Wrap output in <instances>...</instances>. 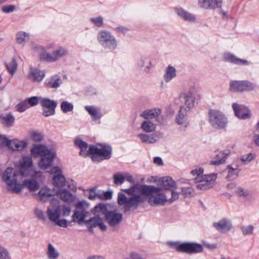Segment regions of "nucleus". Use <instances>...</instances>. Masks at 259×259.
Here are the masks:
<instances>
[{"mask_svg": "<svg viewBox=\"0 0 259 259\" xmlns=\"http://www.w3.org/2000/svg\"><path fill=\"white\" fill-rule=\"evenodd\" d=\"M122 190L132 195L127 198L123 193L118 194V203L120 205H124V212L136 208L140 203L145 201V196H149L148 201L151 205H163L168 201L165 195L159 193L160 188L152 186L136 185L130 189Z\"/></svg>", "mask_w": 259, "mask_h": 259, "instance_id": "nucleus-1", "label": "nucleus"}, {"mask_svg": "<svg viewBox=\"0 0 259 259\" xmlns=\"http://www.w3.org/2000/svg\"><path fill=\"white\" fill-rule=\"evenodd\" d=\"M18 168L19 172H17L13 168L8 167L3 176V180L7 184L8 190L15 193H19L22 189V184L20 183L22 181V178L29 176L40 177L41 175L40 171L35 169L32 159L29 156L23 157L20 161Z\"/></svg>", "mask_w": 259, "mask_h": 259, "instance_id": "nucleus-2", "label": "nucleus"}, {"mask_svg": "<svg viewBox=\"0 0 259 259\" xmlns=\"http://www.w3.org/2000/svg\"><path fill=\"white\" fill-rule=\"evenodd\" d=\"M31 152L35 157L40 156V159L38 164L41 169H46L52 166L55 157V153L49 150L46 146L35 145L31 149Z\"/></svg>", "mask_w": 259, "mask_h": 259, "instance_id": "nucleus-3", "label": "nucleus"}, {"mask_svg": "<svg viewBox=\"0 0 259 259\" xmlns=\"http://www.w3.org/2000/svg\"><path fill=\"white\" fill-rule=\"evenodd\" d=\"M203 172V169L200 167L196 168L191 171V174L196 175L195 178V182L198 183L196 187L200 190H207L211 188L214 183L217 176L214 174H211L208 175H201Z\"/></svg>", "mask_w": 259, "mask_h": 259, "instance_id": "nucleus-4", "label": "nucleus"}, {"mask_svg": "<svg viewBox=\"0 0 259 259\" xmlns=\"http://www.w3.org/2000/svg\"><path fill=\"white\" fill-rule=\"evenodd\" d=\"M170 246L178 252H184L188 254L200 253L203 251V247L200 244L195 242H170Z\"/></svg>", "mask_w": 259, "mask_h": 259, "instance_id": "nucleus-5", "label": "nucleus"}, {"mask_svg": "<svg viewBox=\"0 0 259 259\" xmlns=\"http://www.w3.org/2000/svg\"><path fill=\"white\" fill-rule=\"evenodd\" d=\"M91 158L94 161H100L104 159H109L111 157L112 148L110 146L104 145L99 148L94 145L90 146Z\"/></svg>", "mask_w": 259, "mask_h": 259, "instance_id": "nucleus-6", "label": "nucleus"}, {"mask_svg": "<svg viewBox=\"0 0 259 259\" xmlns=\"http://www.w3.org/2000/svg\"><path fill=\"white\" fill-rule=\"evenodd\" d=\"M209 120L211 125L215 128H223L227 123L225 116L223 113L216 110L209 111Z\"/></svg>", "mask_w": 259, "mask_h": 259, "instance_id": "nucleus-7", "label": "nucleus"}, {"mask_svg": "<svg viewBox=\"0 0 259 259\" xmlns=\"http://www.w3.org/2000/svg\"><path fill=\"white\" fill-rule=\"evenodd\" d=\"M255 85L247 80L232 81L230 83V90L233 92L250 91L254 89Z\"/></svg>", "mask_w": 259, "mask_h": 259, "instance_id": "nucleus-8", "label": "nucleus"}, {"mask_svg": "<svg viewBox=\"0 0 259 259\" xmlns=\"http://www.w3.org/2000/svg\"><path fill=\"white\" fill-rule=\"evenodd\" d=\"M50 206L48 208L47 211L50 220L56 222L60 216V206L58 199L53 198L50 202Z\"/></svg>", "mask_w": 259, "mask_h": 259, "instance_id": "nucleus-9", "label": "nucleus"}, {"mask_svg": "<svg viewBox=\"0 0 259 259\" xmlns=\"http://www.w3.org/2000/svg\"><path fill=\"white\" fill-rule=\"evenodd\" d=\"M97 39L102 45H106L113 48L117 46V41L114 36L106 30L100 31L98 34Z\"/></svg>", "mask_w": 259, "mask_h": 259, "instance_id": "nucleus-10", "label": "nucleus"}, {"mask_svg": "<svg viewBox=\"0 0 259 259\" xmlns=\"http://www.w3.org/2000/svg\"><path fill=\"white\" fill-rule=\"evenodd\" d=\"M0 144L5 145L13 150H21L26 147L27 144L24 141L18 140H9L4 136L0 135Z\"/></svg>", "mask_w": 259, "mask_h": 259, "instance_id": "nucleus-11", "label": "nucleus"}, {"mask_svg": "<svg viewBox=\"0 0 259 259\" xmlns=\"http://www.w3.org/2000/svg\"><path fill=\"white\" fill-rule=\"evenodd\" d=\"M40 99V104L44 108L42 115L47 117L54 114L55 108L57 105V102L48 98L41 97Z\"/></svg>", "mask_w": 259, "mask_h": 259, "instance_id": "nucleus-12", "label": "nucleus"}, {"mask_svg": "<svg viewBox=\"0 0 259 259\" xmlns=\"http://www.w3.org/2000/svg\"><path fill=\"white\" fill-rule=\"evenodd\" d=\"M85 205V203L84 202H79L76 204V209L72 217L73 222L80 224L89 214V212L85 210L84 207Z\"/></svg>", "mask_w": 259, "mask_h": 259, "instance_id": "nucleus-13", "label": "nucleus"}, {"mask_svg": "<svg viewBox=\"0 0 259 259\" xmlns=\"http://www.w3.org/2000/svg\"><path fill=\"white\" fill-rule=\"evenodd\" d=\"M180 98L184 101L186 107L190 109L193 107L195 100L199 99L201 97L199 95L196 96L194 91H190L182 93L180 95Z\"/></svg>", "mask_w": 259, "mask_h": 259, "instance_id": "nucleus-14", "label": "nucleus"}, {"mask_svg": "<svg viewBox=\"0 0 259 259\" xmlns=\"http://www.w3.org/2000/svg\"><path fill=\"white\" fill-rule=\"evenodd\" d=\"M66 54L65 50H56L52 52H45L40 55V59L44 61L53 62Z\"/></svg>", "mask_w": 259, "mask_h": 259, "instance_id": "nucleus-15", "label": "nucleus"}, {"mask_svg": "<svg viewBox=\"0 0 259 259\" xmlns=\"http://www.w3.org/2000/svg\"><path fill=\"white\" fill-rule=\"evenodd\" d=\"M223 3V0H198L199 7L205 10L221 9Z\"/></svg>", "mask_w": 259, "mask_h": 259, "instance_id": "nucleus-16", "label": "nucleus"}, {"mask_svg": "<svg viewBox=\"0 0 259 259\" xmlns=\"http://www.w3.org/2000/svg\"><path fill=\"white\" fill-rule=\"evenodd\" d=\"M105 220L110 227L115 228L121 222L122 215L115 211H109L105 214Z\"/></svg>", "mask_w": 259, "mask_h": 259, "instance_id": "nucleus-17", "label": "nucleus"}, {"mask_svg": "<svg viewBox=\"0 0 259 259\" xmlns=\"http://www.w3.org/2000/svg\"><path fill=\"white\" fill-rule=\"evenodd\" d=\"M232 108L235 116L238 118L245 119L250 117L249 110L244 105L233 103Z\"/></svg>", "mask_w": 259, "mask_h": 259, "instance_id": "nucleus-18", "label": "nucleus"}, {"mask_svg": "<svg viewBox=\"0 0 259 259\" xmlns=\"http://www.w3.org/2000/svg\"><path fill=\"white\" fill-rule=\"evenodd\" d=\"M52 173H55L56 175L53 178V183L57 187H63L65 183V178L61 174V170L59 167H53L51 169Z\"/></svg>", "mask_w": 259, "mask_h": 259, "instance_id": "nucleus-19", "label": "nucleus"}, {"mask_svg": "<svg viewBox=\"0 0 259 259\" xmlns=\"http://www.w3.org/2000/svg\"><path fill=\"white\" fill-rule=\"evenodd\" d=\"M62 83L61 77L57 74L51 76L47 79L44 83L46 88L48 89H57Z\"/></svg>", "mask_w": 259, "mask_h": 259, "instance_id": "nucleus-20", "label": "nucleus"}, {"mask_svg": "<svg viewBox=\"0 0 259 259\" xmlns=\"http://www.w3.org/2000/svg\"><path fill=\"white\" fill-rule=\"evenodd\" d=\"M213 227L220 232L226 233L232 228V224L230 221L223 219L220 221L213 224Z\"/></svg>", "mask_w": 259, "mask_h": 259, "instance_id": "nucleus-21", "label": "nucleus"}, {"mask_svg": "<svg viewBox=\"0 0 259 259\" xmlns=\"http://www.w3.org/2000/svg\"><path fill=\"white\" fill-rule=\"evenodd\" d=\"M41 175H42V172ZM41 177L42 175H41V176L40 177H32L30 176H27L26 177H30L31 179L25 181L22 180V182H23V184H22V187L23 186H25V187L28 188L30 191H36L39 188V184L38 183L36 180L41 178Z\"/></svg>", "mask_w": 259, "mask_h": 259, "instance_id": "nucleus-22", "label": "nucleus"}, {"mask_svg": "<svg viewBox=\"0 0 259 259\" xmlns=\"http://www.w3.org/2000/svg\"><path fill=\"white\" fill-rule=\"evenodd\" d=\"M45 76V73L35 68H31L28 74V78L32 81L39 82L41 81Z\"/></svg>", "mask_w": 259, "mask_h": 259, "instance_id": "nucleus-23", "label": "nucleus"}, {"mask_svg": "<svg viewBox=\"0 0 259 259\" xmlns=\"http://www.w3.org/2000/svg\"><path fill=\"white\" fill-rule=\"evenodd\" d=\"M75 145L80 149L79 155L84 157L88 155H91V153L90 151V148L87 150L88 145V144L83 141L81 139H77L74 141Z\"/></svg>", "mask_w": 259, "mask_h": 259, "instance_id": "nucleus-24", "label": "nucleus"}, {"mask_svg": "<svg viewBox=\"0 0 259 259\" xmlns=\"http://www.w3.org/2000/svg\"><path fill=\"white\" fill-rule=\"evenodd\" d=\"M224 59L226 61L237 65L248 64V62L247 60L237 58L233 54L230 53H225L224 55Z\"/></svg>", "mask_w": 259, "mask_h": 259, "instance_id": "nucleus-25", "label": "nucleus"}, {"mask_svg": "<svg viewBox=\"0 0 259 259\" xmlns=\"http://www.w3.org/2000/svg\"><path fill=\"white\" fill-rule=\"evenodd\" d=\"M176 12L178 15L185 21L193 22L196 20L195 15L185 11L182 8L176 9Z\"/></svg>", "mask_w": 259, "mask_h": 259, "instance_id": "nucleus-26", "label": "nucleus"}, {"mask_svg": "<svg viewBox=\"0 0 259 259\" xmlns=\"http://www.w3.org/2000/svg\"><path fill=\"white\" fill-rule=\"evenodd\" d=\"M86 223L90 225L91 228L99 227L102 231L106 230V225L103 223L102 220L99 217H95L87 221Z\"/></svg>", "mask_w": 259, "mask_h": 259, "instance_id": "nucleus-27", "label": "nucleus"}, {"mask_svg": "<svg viewBox=\"0 0 259 259\" xmlns=\"http://www.w3.org/2000/svg\"><path fill=\"white\" fill-rule=\"evenodd\" d=\"M85 109L95 120L100 119L102 116L100 109L97 107L93 106H86Z\"/></svg>", "mask_w": 259, "mask_h": 259, "instance_id": "nucleus-28", "label": "nucleus"}, {"mask_svg": "<svg viewBox=\"0 0 259 259\" xmlns=\"http://www.w3.org/2000/svg\"><path fill=\"white\" fill-rule=\"evenodd\" d=\"M161 189H169L175 186L176 183L170 177H164L162 178L160 181V184Z\"/></svg>", "mask_w": 259, "mask_h": 259, "instance_id": "nucleus-29", "label": "nucleus"}, {"mask_svg": "<svg viewBox=\"0 0 259 259\" xmlns=\"http://www.w3.org/2000/svg\"><path fill=\"white\" fill-rule=\"evenodd\" d=\"M230 153V150L229 149L225 150L223 152L221 151L217 154V157H220L221 158L217 160H211L210 164L212 165H219L225 162L226 157Z\"/></svg>", "mask_w": 259, "mask_h": 259, "instance_id": "nucleus-30", "label": "nucleus"}, {"mask_svg": "<svg viewBox=\"0 0 259 259\" xmlns=\"http://www.w3.org/2000/svg\"><path fill=\"white\" fill-rule=\"evenodd\" d=\"M160 114V110L159 109H154L144 111L141 116L144 118L148 119L157 117Z\"/></svg>", "mask_w": 259, "mask_h": 259, "instance_id": "nucleus-31", "label": "nucleus"}, {"mask_svg": "<svg viewBox=\"0 0 259 259\" xmlns=\"http://www.w3.org/2000/svg\"><path fill=\"white\" fill-rule=\"evenodd\" d=\"M39 201L45 202L47 201V199L52 196L50 189L46 187H44L41 189L38 192Z\"/></svg>", "mask_w": 259, "mask_h": 259, "instance_id": "nucleus-32", "label": "nucleus"}, {"mask_svg": "<svg viewBox=\"0 0 259 259\" xmlns=\"http://www.w3.org/2000/svg\"><path fill=\"white\" fill-rule=\"evenodd\" d=\"M0 119L3 125L7 127L12 126L15 121L14 117L10 113L0 116Z\"/></svg>", "mask_w": 259, "mask_h": 259, "instance_id": "nucleus-33", "label": "nucleus"}, {"mask_svg": "<svg viewBox=\"0 0 259 259\" xmlns=\"http://www.w3.org/2000/svg\"><path fill=\"white\" fill-rule=\"evenodd\" d=\"M57 193L60 199L65 202L70 203L73 201V195L68 190H60Z\"/></svg>", "mask_w": 259, "mask_h": 259, "instance_id": "nucleus-34", "label": "nucleus"}, {"mask_svg": "<svg viewBox=\"0 0 259 259\" xmlns=\"http://www.w3.org/2000/svg\"><path fill=\"white\" fill-rule=\"evenodd\" d=\"M176 75V69L171 66H168L165 69V73L164 75V78L166 82H169Z\"/></svg>", "mask_w": 259, "mask_h": 259, "instance_id": "nucleus-35", "label": "nucleus"}, {"mask_svg": "<svg viewBox=\"0 0 259 259\" xmlns=\"http://www.w3.org/2000/svg\"><path fill=\"white\" fill-rule=\"evenodd\" d=\"M92 212L94 214L97 215V217H99V215L103 214L105 215L106 213L108 211L106 205L104 204L100 203L94 207Z\"/></svg>", "mask_w": 259, "mask_h": 259, "instance_id": "nucleus-36", "label": "nucleus"}, {"mask_svg": "<svg viewBox=\"0 0 259 259\" xmlns=\"http://www.w3.org/2000/svg\"><path fill=\"white\" fill-rule=\"evenodd\" d=\"M29 36L30 35L28 33L21 31L17 33L16 40L17 43L22 44L28 40Z\"/></svg>", "mask_w": 259, "mask_h": 259, "instance_id": "nucleus-37", "label": "nucleus"}, {"mask_svg": "<svg viewBox=\"0 0 259 259\" xmlns=\"http://www.w3.org/2000/svg\"><path fill=\"white\" fill-rule=\"evenodd\" d=\"M141 128L146 132L150 133L155 130V125L149 121H145L141 125Z\"/></svg>", "mask_w": 259, "mask_h": 259, "instance_id": "nucleus-38", "label": "nucleus"}, {"mask_svg": "<svg viewBox=\"0 0 259 259\" xmlns=\"http://www.w3.org/2000/svg\"><path fill=\"white\" fill-rule=\"evenodd\" d=\"M47 254L50 259H56L59 256V253L51 244L48 245Z\"/></svg>", "mask_w": 259, "mask_h": 259, "instance_id": "nucleus-39", "label": "nucleus"}, {"mask_svg": "<svg viewBox=\"0 0 259 259\" xmlns=\"http://www.w3.org/2000/svg\"><path fill=\"white\" fill-rule=\"evenodd\" d=\"M227 169H228V179L233 180L238 176L239 170L237 168H234L231 165H228Z\"/></svg>", "mask_w": 259, "mask_h": 259, "instance_id": "nucleus-40", "label": "nucleus"}, {"mask_svg": "<svg viewBox=\"0 0 259 259\" xmlns=\"http://www.w3.org/2000/svg\"><path fill=\"white\" fill-rule=\"evenodd\" d=\"M6 66L9 73H10L11 75H13L17 68V64L15 60L13 59L11 62L8 64H6Z\"/></svg>", "mask_w": 259, "mask_h": 259, "instance_id": "nucleus-41", "label": "nucleus"}, {"mask_svg": "<svg viewBox=\"0 0 259 259\" xmlns=\"http://www.w3.org/2000/svg\"><path fill=\"white\" fill-rule=\"evenodd\" d=\"M139 137L143 143L152 144L156 142V140L153 137L146 134H140Z\"/></svg>", "mask_w": 259, "mask_h": 259, "instance_id": "nucleus-42", "label": "nucleus"}, {"mask_svg": "<svg viewBox=\"0 0 259 259\" xmlns=\"http://www.w3.org/2000/svg\"><path fill=\"white\" fill-rule=\"evenodd\" d=\"M61 108L63 112L67 113L73 110V106L67 101H63L61 104Z\"/></svg>", "mask_w": 259, "mask_h": 259, "instance_id": "nucleus-43", "label": "nucleus"}, {"mask_svg": "<svg viewBox=\"0 0 259 259\" xmlns=\"http://www.w3.org/2000/svg\"><path fill=\"white\" fill-rule=\"evenodd\" d=\"M41 97H32L31 98H28L26 100L27 103H28V105L30 107L34 106L36 105L38 103L40 104V99Z\"/></svg>", "mask_w": 259, "mask_h": 259, "instance_id": "nucleus-44", "label": "nucleus"}, {"mask_svg": "<svg viewBox=\"0 0 259 259\" xmlns=\"http://www.w3.org/2000/svg\"><path fill=\"white\" fill-rule=\"evenodd\" d=\"M186 109L184 107H181L179 113L176 118L177 122L179 124L183 123V121L185 119V115L184 113Z\"/></svg>", "mask_w": 259, "mask_h": 259, "instance_id": "nucleus-45", "label": "nucleus"}, {"mask_svg": "<svg viewBox=\"0 0 259 259\" xmlns=\"http://www.w3.org/2000/svg\"><path fill=\"white\" fill-rule=\"evenodd\" d=\"M17 110L19 112H22L25 111L27 109L29 108L28 103L26 100L20 102L16 106Z\"/></svg>", "mask_w": 259, "mask_h": 259, "instance_id": "nucleus-46", "label": "nucleus"}, {"mask_svg": "<svg viewBox=\"0 0 259 259\" xmlns=\"http://www.w3.org/2000/svg\"><path fill=\"white\" fill-rule=\"evenodd\" d=\"M0 259H11L8 250L4 247L0 245Z\"/></svg>", "mask_w": 259, "mask_h": 259, "instance_id": "nucleus-47", "label": "nucleus"}, {"mask_svg": "<svg viewBox=\"0 0 259 259\" xmlns=\"http://www.w3.org/2000/svg\"><path fill=\"white\" fill-rule=\"evenodd\" d=\"M30 138L35 142H40L43 139L44 136L40 133L33 132L30 135Z\"/></svg>", "mask_w": 259, "mask_h": 259, "instance_id": "nucleus-48", "label": "nucleus"}, {"mask_svg": "<svg viewBox=\"0 0 259 259\" xmlns=\"http://www.w3.org/2000/svg\"><path fill=\"white\" fill-rule=\"evenodd\" d=\"M113 180L114 183L116 185H119L121 184L124 182L125 178L124 177V175L121 174H117L113 176Z\"/></svg>", "mask_w": 259, "mask_h": 259, "instance_id": "nucleus-49", "label": "nucleus"}, {"mask_svg": "<svg viewBox=\"0 0 259 259\" xmlns=\"http://www.w3.org/2000/svg\"><path fill=\"white\" fill-rule=\"evenodd\" d=\"M181 193L184 197H189L193 196L194 194V191L191 188H183L182 189Z\"/></svg>", "mask_w": 259, "mask_h": 259, "instance_id": "nucleus-50", "label": "nucleus"}, {"mask_svg": "<svg viewBox=\"0 0 259 259\" xmlns=\"http://www.w3.org/2000/svg\"><path fill=\"white\" fill-rule=\"evenodd\" d=\"M255 156H256L254 154L250 153L248 155L242 156L240 160L245 163H247L253 159Z\"/></svg>", "mask_w": 259, "mask_h": 259, "instance_id": "nucleus-51", "label": "nucleus"}, {"mask_svg": "<svg viewBox=\"0 0 259 259\" xmlns=\"http://www.w3.org/2000/svg\"><path fill=\"white\" fill-rule=\"evenodd\" d=\"M90 21L97 27H101L103 24V19L101 16H99L97 18H92Z\"/></svg>", "mask_w": 259, "mask_h": 259, "instance_id": "nucleus-52", "label": "nucleus"}, {"mask_svg": "<svg viewBox=\"0 0 259 259\" xmlns=\"http://www.w3.org/2000/svg\"><path fill=\"white\" fill-rule=\"evenodd\" d=\"M253 230V227L249 225L248 226H243L241 227V230L244 235H249L251 234Z\"/></svg>", "mask_w": 259, "mask_h": 259, "instance_id": "nucleus-53", "label": "nucleus"}, {"mask_svg": "<svg viewBox=\"0 0 259 259\" xmlns=\"http://www.w3.org/2000/svg\"><path fill=\"white\" fill-rule=\"evenodd\" d=\"M15 9V6L10 5L3 6L2 10L4 13H9L13 12Z\"/></svg>", "mask_w": 259, "mask_h": 259, "instance_id": "nucleus-54", "label": "nucleus"}, {"mask_svg": "<svg viewBox=\"0 0 259 259\" xmlns=\"http://www.w3.org/2000/svg\"><path fill=\"white\" fill-rule=\"evenodd\" d=\"M34 213L35 215L38 219L41 220H45V217L44 212L41 209L38 208H35L34 210Z\"/></svg>", "mask_w": 259, "mask_h": 259, "instance_id": "nucleus-55", "label": "nucleus"}, {"mask_svg": "<svg viewBox=\"0 0 259 259\" xmlns=\"http://www.w3.org/2000/svg\"><path fill=\"white\" fill-rule=\"evenodd\" d=\"M112 194V192H109V191H107V192H105V193H104V194H99V195H98V196H99V199L107 200V199H110L111 198Z\"/></svg>", "mask_w": 259, "mask_h": 259, "instance_id": "nucleus-56", "label": "nucleus"}, {"mask_svg": "<svg viewBox=\"0 0 259 259\" xmlns=\"http://www.w3.org/2000/svg\"><path fill=\"white\" fill-rule=\"evenodd\" d=\"M99 195L98 193H96L95 192V189H90L89 191V194L88 195V197L90 200H95L96 198H98Z\"/></svg>", "mask_w": 259, "mask_h": 259, "instance_id": "nucleus-57", "label": "nucleus"}, {"mask_svg": "<svg viewBox=\"0 0 259 259\" xmlns=\"http://www.w3.org/2000/svg\"><path fill=\"white\" fill-rule=\"evenodd\" d=\"M115 30L117 32H121L123 34H126L129 31V29L126 27L119 26L114 28Z\"/></svg>", "mask_w": 259, "mask_h": 259, "instance_id": "nucleus-58", "label": "nucleus"}, {"mask_svg": "<svg viewBox=\"0 0 259 259\" xmlns=\"http://www.w3.org/2000/svg\"><path fill=\"white\" fill-rule=\"evenodd\" d=\"M62 210L63 216L69 215L70 212V208L68 206L63 205L62 206Z\"/></svg>", "mask_w": 259, "mask_h": 259, "instance_id": "nucleus-59", "label": "nucleus"}, {"mask_svg": "<svg viewBox=\"0 0 259 259\" xmlns=\"http://www.w3.org/2000/svg\"><path fill=\"white\" fill-rule=\"evenodd\" d=\"M171 198L168 200V201L170 202H172V201L178 199L179 198V193L177 192H175L174 191H171Z\"/></svg>", "mask_w": 259, "mask_h": 259, "instance_id": "nucleus-60", "label": "nucleus"}, {"mask_svg": "<svg viewBox=\"0 0 259 259\" xmlns=\"http://www.w3.org/2000/svg\"><path fill=\"white\" fill-rule=\"evenodd\" d=\"M56 223V225L60 226V227H67V222L64 219H63V220H59V219L56 222H55Z\"/></svg>", "mask_w": 259, "mask_h": 259, "instance_id": "nucleus-61", "label": "nucleus"}, {"mask_svg": "<svg viewBox=\"0 0 259 259\" xmlns=\"http://www.w3.org/2000/svg\"><path fill=\"white\" fill-rule=\"evenodd\" d=\"M236 192L237 194L240 196H246L248 194L247 191H244L241 188H238Z\"/></svg>", "mask_w": 259, "mask_h": 259, "instance_id": "nucleus-62", "label": "nucleus"}, {"mask_svg": "<svg viewBox=\"0 0 259 259\" xmlns=\"http://www.w3.org/2000/svg\"><path fill=\"white\" fill-rule=\"evenodd\" d=\"M153 162L154 163L158 165H163V162L161 158L159 157H156L153 159Z\"/></svg>", "mask_w": 259, "mask_h": 259, "instance_id": "nucleus-63", "label": "nucleus"}, {"mask_svg": "<svg viewBox=\"0 0 259 259\" xmlns=\"http://www.w3.org/2000/svg\"><path fill=\"white\" fill-rule=\"evenodd\" d=\"M124 177L125 178V180H126L128 182L131 183L134 182V180L132 176L129 175L128 174H126L124 175Z\"/></svg>", "mask_w": 259, "mask_h": 259, "instance_id": "nucleus-64", "label": "nucleus"}]
</instances>
